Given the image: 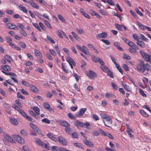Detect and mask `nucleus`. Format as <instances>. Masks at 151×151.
<instances>
[{"label": "nucleus", "mask_w": 151, "mask_h": 151, "mask_svg": "<svg viewBox=\"0 0 151 151\" xmlns=\"http://www.w3.org/2000/svg\"><path fill=\"white\" fill-rule=\"evenodd\" d=\"M86 110V108L81 109L78 112L76 113V115L77 116H81L83 115Z\"/></svg>", "instance_id": "nucleus-11"}, {"label": "nucleus", "mask_w": 151, "mask_h": 151, "mask_svg": "<svg viewBox=\"0 0 151 151\" xmlns=\"http://www.w3.org/2000/svg\"><path fill=\"white\" fill-rule=\"evenodd\" d=\"M19 9L24 12L25 13H27V10L26 8L25 7L23 6L22 5H20L19 6Z\"/></svg>", "instance_id": "nucleus-21"}, {"label": "nucleus", "mask_w": 151, "mask_h": 151, "mask_svg": "<svg viewBox=\"0 0 151 151\" xmlns=\"http://www.w3.org/2000/svg\"><path fill=\"white\" fill-rule=\"evenodd\" d=\"M13 137L15 140L20 144L23 143L24 142L23 139L20 136L16 135H14Z\"/></svg>", "instance_id": "nucleus-6"}, {"label": "nucleus", "mask_w": 151, "mask_h": 151, "mask_svg": "<svg viewBox=\"0 0 151 151\" xmlns=\"http://www.w3.org/2000/svg\"><path fill=\"white\" fill-rule=\"evenodd\" d=\"M58 141L60 144L64 145H67V142L64 137L60 136L58 137Z\"/></svg>", "instance_id": "nucleus-7"}, {"label": "nucleus", "mask_w": 151, "mask_h": 151, "mask_svg": "<svg viewBox=\"0 0 151 151\" xmlns=\"http://www.w3.org/2000/svg\"><path fill=\"white\" fill-rule=\"evenodd\" d=\"M71 136L73 138H77L78 137V135L77 133L76 132L72 133Z\"/></svg>", "instance_id": "nucleus-59"}, {"label": "nucleus", "mask_w": 151, "mask_h": 151, "mask_svg": "<svg viewBox=\"0 0 151 151\" xmlns=\"http://www.w3.org/2000/svg\"><path fill=\"white\" fill-rule=\"evenodd\" d=\"M107 2L111 6H114V2L112 0H106Z\"/></svg>", "instance_id": "nucleus-57"}, {"label": "nucleus", "mask_w": 151, "mask_h": 151, "mask_svg": "<svg viewBox=\"0 0 151 151\" xmlns=\"http://www.w3.org/2000/svg\"><path fill=\"white\" fill-rule=\"evenodd\" d=\"M74 124V125L77 127H83L86 126V128H87V127L90 125V124L88 122L83 123L78 120H76Z\"/></svg>", "instance_id": "nucleus-3"}, {"label": "nucleus", "mask_w": 151, "mask_h": 151, "mask_svg": "<svg viewBox=\"0 0 151 151\" xmlns=\"http://www.w3.org/2000/svg\"><path fill=\"white\" fill-rule=\"evenodd\" d=\"M132 47L133 50H137L138 49V47L134 43V45H132V47Z\"/></svg>", "instance_id": "nucleus-62"}, {"label": "nucleus", "mask_w": 151, "mask_h": 151, "mask_svg": "<svg viewBox=\"0 0 151 151\" xmlns=\"http://www.w3.org/2000/svg\"><path fill=\"white\" fill-rule=\"evenodd\" d=\"M92 118L95 121H97L99 119L98 116L96 115L95 114H93L92 115Z\"/></svg>", "instance_id": "nucleus-54"}, {"label": "nucleus", "mask_w": 151, "mask_h": 151, "mask_svg": "<svg viewBox=\"0 0 151 151\" xmlns=\"http://www.w3.org/2000/svg\"><path fill=\"white\" fill-rule=\"evenodd\" d=\"M111 85L112 86L113 89L116 90H117L118 88V87L114 83H111Z\"/></svg>", "instance_id": "nucleus-51"}, {"label": "nucleus", "mask_w": 151, "mask_h": 151, "mask_svg": "<svg viewBox=\"0 0 151 151\" xmlns=\"http://www.w3.org/2000/svg\"><path fill=\"white\" fill-rule=\"evenodd\" d=\"M44 107L48 110L50 111H51L52 109L50 106V104H43Z\"/></svg>", "instance_id": "nucleus-38"}, {"label": "nucleus", "mask_w": 151, "mask_h": 151, "mask_svg": "<svg viewBox=\"0 0 151 151\" xmlns=\"http://www.w3.org/2000/svg\"><path fill=\"white\" fill-rule=\"evenodd\" d=\"M27 2L30 4L33 7L38 9H39V6L32 0H29Z\"/></svg>", "instance_id": "nucleus-10"}, {"label": "nucleus", "mask_w": 151, "mask_h": 151, "mask_svg": "<svg viewBox=\"0 0 151 151\" xmlns=\"http://www.w3.org/2000/svg\"><path fill=\"white\" fill-rule=\"evenodd\" d=\"M58 17L59 19L63 23L66 22V21L64 18L60 14H58Z\"/></svg>", "instance_id": "nucleus-30"}, {"label": "nucleus", "mask_w": 151, "mask_h": 151, "mask_svg": "<svg viewBox=\"0 0 151 151\" xmlns=\"http://www.w3.org/2000/svg\"><path fill=\"white\" fill-rule=\"evenodd\" d=\"M128 130H127V132L128 134L130 135V137H133V135L131 133V132H132V129L129 128H128Z\"/></svg>", "instance_id": "nucleus-41"}, {"label": "nucleus", "mask_w": 151, "mask_h": 151, "mask_svg": "<svg viewBox=\"0 0 151 151\" xmlns=\"http://www.w3.org/2000/svg\"><path fill=\"white\" fill-rule=\"evenodd\" d=\"M136 67L138 71L142 73L145 70L148 71L151 69L150 65L147 63L145 64L142 60H140L139 63L136 65Z\"/></svg>", "instance_id": "nucleus-1"}, {"label": "nucleus", "mask_w": 151, "mask_h": 151, "mask_svg": "<svg viewBox=\"0 0 151 151\" xmlns=\"http://www.w3.org/2000/svg\"><path fill=\"white\" fill-rule=\"evenodd\" d=\"M71 33L76 39L77 40H78L79 39V37L77 35V34L75 32H72Z\"/></svg>", "instance_id": "nucleus-45"}, {"label": "nucleus", "mask_w": 151, "mask_h": 151, "mask_svg": "<svg viewBox=\"0 0 151 151\" xmlns=\"http://www.w3.org/2000/svg\"><path fill=\"white\" fill-rule=\"evenodd\" d=\"M135 10L136 12L139 15L141 16H143L142 13L140 11H139L138 9H136Z\"/></svg>", "instance_id": "nucleus-60"}, {"label": "nucleus", "mask_w": 151, "mask_h": 151, "mask_svg": "<svg viewBox=\"0 0 151 151\" xmlns=\"http://www.w3.org/2000/svg\"><path fill=\"white\" fill-rule=\"evenodd\" d=\"M137 44L142 48H145V43L142 41L138 40L137 42Z\"/></svg>", "instance_id": "nucleus-20"}, {"label": "nucleus", "mask_w": 151, "mask_h": 151, "mask_svg": "<svg viewBox=\"0 0 151 151\" xmlns=\"http://www.w3.org/2000/svg\"><path fill=\"white\" fill-rule=\"evenodd\" d=\"M12 107L15 110L18 111L19 112L21 110H22L19 106L16 105V104H13Z\"/></svg>", "instance_id": "nucleus-32"}, {"label": "nucleus", "mask_w": 151, "mask_h": 151, "mask_svg": "<svg viewBox=\"0 0 151 151\" xmlns=\"http://www.w3.org/2000/svg\"><path fill=\"white\" fill-rule=\"evenodd\" d=\"M42 122H45L46 123L49 124L50 123V121L47 119L45 118L42 120Z\"/></svg>", "instance_id": "nucleus-44"}, {"label": "nucleus", "mask_w": 151, "mask_h": 151, "mask_svg": "<svg viewBox=\"0 0 151 151\" xmlns=\"http://www.w3.org/2000/svg\"><path fill=\"white\" fill-rule=\"evenodd\" d=\"M6 27L9 29H14L16 30L18 29V28L16 25L10 23L6 24Z\"/></svg>", "instance_id": "nucleus-8"}, {"label": "nucleus", "mask_w": 151, "mask_h": 151, "mask_svg": "<svg viewBox=\"0 0 151 151\" xmlns=\"http://www.w3.org/2000/svg\"><path fill=\"white\" fill-rule=\"evenodd\" d=\"M140 52L144 60L151 64V55L145 53L143 50L140 51Z\"/></svg>", "instance_id": "nucleus-2"}, {"label": "nucleus", "mask_w": 151, "mask_h": 151, "mask_svg": "<svg viewBox=\"0 0 151 151\" xmlns=\"http://www.w3.org/2000/svg\"><path fill=\"white\" fill-rule=\"evenodd\" d=\"M32 109L38 115L40 114V109L39 108L36 106H34L32 107Z\"/></svg>", "instance_id": "nucleus-26"}, {"label": "nucleus", "mask_w": 151, "mask_h": 151, "mask_svg": "<svg viewBox=\"0 0 151 151\" xmlns=\"http://www.w3.org/2000/svg\"><path fill=\"white\" fill-rule=\"evenodd\" d=\"M116 67L118 69L119 71L122 73H123V71L122 68L120 67L119 65L118 64H116L115 65Z\"/></svg>", "instance_id": "nucleus-35"}, {"label": "nucleus", "mask_w": 151, "mask_h": 151, "mask_svg": "<svg viewBox=\"0 0 151 151\" xmlns=\"http://www.w3.org/2000/svg\"><path fill=\"white\" fill-rule=\"evenodd\" d=\"M20 33L22 35H23L25 37L27 36V34L24 31L23 29L21 30L20 31Z\"/></svg>", "instance_id": "nucleus-53"}, {"label": "nucleus", "mask_w": 151, "mask_h": 151, "mask_svg": "<svg viewBox=\"0 0 151 151\" xmlns=\"http://www.w3.org/2000/svg\"><path fill=\"white\" fill-rule=\"evenodd\" d=\"M30 126L33 129V130L39 134L41 132L40 130L38 127L34 124L30 123H29Z\"/></svg>", "instance_id": "nucleus-9"}, {"label": "nucleus", "mask_w": 151, "mask_h": 151, "mask_svg": "<svg viewBox=\"0 0 151 151\" xmlns=\"http://www.w3.org/2000/svg\"><path fill=\"white\" fill-rule=\"evenodd\" d=\"M140 36L142 40L145 42L148 41V39L147 38L145 37L143 34H141L140 35Z\"/></svg>", "instance_id": "nucleus-42"}, {"label": "nucleus", "mask_w": 151, "mask_h": 151, "mask_svg": "<svg viewBox=\"0 0 151 151\" xmlns=\"http://www.w3.org/2000/svg\"><path fill=\"white\" fill-rule=\"evenodd\" d=\"M36 141L38 145L40 146H44V145L45 143L39 139H36Z\"/></svg>", "instance_id": "nucleus-25"}, {"label": "nucleus", "mask_w": 151, "mask_h": 151, "mask_svg": "<svg viewBox=\"0 0 151 151\" xmlns=\"http://www.w3.org/2000/svg\"><path fill=\"white\" fill-rule=\"evenodd\" d=\"M1 68L5 71H8L11 70L10 68L7 65L1 66Z\"/></svg>", "instance_id": "nucleus-18"}, {"label": "nucleus", "mask_w": 151, "mask_h": 151, "mask_svg": "<svg viewBox=\"0 0 151 151\" xmlns=\"http://www.w3.org/2000/svg\"><path fill=\"white\" fill-rule=\"evenodd\" d=\"M35 27L37 30H38L39 31L41 32V29L40 28L39 26L38 25V24L37 23H33L32 24Z\"/></svg>", "instance_id": "nucleus-39"}, {"label": "nucleus", "mask_w": 151, "mask_h": 151, "mask_svg": "<svg viewBox=\"0 0 151 151\" xmlns=\"http://www.w3.org/2000/svg\"><path fill=\"white\" fill-rule=\"evenodd\" d=\"M140 112L141 114L144 117H147L148 116V115L144 111V110H140Z\"/></svg>", "instance_id": "nucleus-29"}, {"label": "nucleus", "mask_w": 151, "mask_h": 151, "mask_svg": "<svg viewBox=\"0 0 151 151\" xmlns=\"http://www.w3.org/2000/svg\"><path fill=\"white\" fill-rule=\"evenodd\" d=\"M100 115L102 119H104V120L107 118L108 119V118L109 116V115H107L104 113H101Z\"/></svg>", "instance_id": "nucleus-27"}, {"label": "nucleus", "mask_w": 151, "mask_h": 151, "mask_svg": "<svg viewBox=\"0 0 151 151\" xmlns=\"http://www.w3.org/2000/svg\"><path fill=\"white\" fill-rule=\"evenodd\" d=\"M6 75H9L11 76L12 77H15L16 76V75L15 73H14L12 72H9V73H6Z\"/></svg>", "instance_id": "nucleus-47"}, {"label": "nucleus", "mask_w": 151, "mask_h": 151, "mask_svg": "<svg viewBox=\"0 0 151 151\" xmlns=\"http://www.w3.org/2000/svg\"><path fill=\"white\" fill-rule=\"evenodd\" d=\"M102 65L103 66L101 67V69L105 72H108V68L106 66L104 65Z\"/></svg>", "instance_id": "nucleus-34"}, {"label": "nucleus", "mask_w": 151, "mask_h": 151, "mask_svg": "<svg viewBox=\"0 0 151 151\" xmlns=\"http://www.w3.org/2000/svg\"><path fill=\"white\" fill-rule=\"evenodd\" d=\"M88 76L91 79H93L94 77H96L97 75L94 72L91 70H90L87 73Z\"/></svg>", "instance_id": "nucleus-12"}, {"label": "nucleus", "mask_w": 151, "mask_h": 151, "mask_svg": "<svg viewBox=\"0 0 151 151\" xmlns=\"http://www.w3.org/2000/svg\"><path fill=\"white\" fill-rule=\"evenodd\" d=\"M84 143L86 145L89 147H93V144L91 141L87 139H85L84 141Z\"/></svg>", "instance_id": "nucleus-17"}, {"label": "nucleus", "mask_w": 151, "mask_h": 151, "mask_svg": "<svg viewBox=\"0 0 151 151\" xmlns=\"http://www.w3.org/2000/svg\"><path fill=\"white\" fill-rule=\"evenodd\" d=\"M132 36L133 37L134 39L137 41L139 40V39H140L139 36H138L136 34H134Z\"/></svg>", "instance_id": "nucleus-37"}, {"label": "nucleus", "mask_w": 151, "mask_h": 151, "mask_svg": "<svg viewBox=\"0 0 151 151\" xmlns=\"http://www.w3.org/2000/svg\"><path fill=\"white\" fill-rule=\"evenodd\" d=\"M44 21L45 22V24L47 27L49 28H51V26L50 24L47 21L45 20Z\"/></svg>", "instance_id": "nucleus-46"}, {"label": "nucleus", "mask_w": 151, "mask_h": 151, "mask_svg": "<svg viewBox=\"0 0 151 151\" xmlns=\"http://www.w3.org/2000/svg\"><path fill=\"white\" fill-rule=\"evenodd\" d=\"M101 40L107 45H109L110 44V42L107 40L101 39Z\"/></svg>", "instance_id": "nucleus-50"}, {"label": "nucleus", "mask_w": 151, "mask_h": 151, "mask_svg": "<svg viewBox=\"0 0 151 151\" xmlns=\"http://www.w3.org/2000/svg\"><path fill=\"white\" fill-rule=\"evenodd\" d=\"M68 116L70 119H74L75 118L74 117V116L71 113H69L68 114Z\"/></svg>", "instance_id": "nucleus-58"}, {"label": "nucleus", "mask_w": 151, "mask_h": 151, "mask_svg": "<svg viewBox=\"0 0 151 151\" xmlns=\"http://www.w3.org/2000/svg\"><path fill=\"white\" fill-rule=\"evenodd\" d=\"M4 57L6 60L9 63L12 60V58L11 57L7 55H4Z\"/></svg>", "instance_id": "nucleus-33"}, {"label": "nucleus", "mask_w": 151, "mask_h": 151, "mask_svg": "<svg viewBox=\"0 0 151 151\" xmlns=\"http://www.w3.org/2000/svg\"><path fill=\"white\" fill-rule=\"evenodd\" d=\"M29 87L30 88L31 90L33 92L35 93L38 92V90L35 86L32 85H29Z\"/></svg>", "instance_id": "nucleus-19"}, {"label": "nucleus", "mask_w": 151, "mask_h": 151, "mask_svg": "<svg viewBox=\"0 0 151 151\" xmlns=\"http://www.w3.org/2000/svg\"><path fill=\"white\" fill-rule=\"evenodd\" d=\"M65 130L68 134H70L72 132V129L70 127H67L65 128Z\"/></svg>", "instance_id": "nucleus-28"}, {"label": "nucleus", "mask_w": 151, "mask_h": 151, "mask_svg": "<svg viewBox=\"0 0 151 151\" xmlns=\"http://www.w3.org/2000/svg\"><path fill=\"white\" fill-rule=\"evenodd\" d=\"M92 61L95 63L99 62L101 65L104 64V63L102 60L100 58H98L95 56H91Z\"/></svg>", "instance_id": "nucleus-4"}, {"label": "nucleus", "mask_w": 151, "mask_h": 151, "mask_svg": "<svg viewBox=\"0 0 151 151\" xmlns=\"http://www.w3.org/2000/svg\"><path fill=\"white\" fill-rule=\"evenodd\" d=\"M114 95L112 94L109 93H106L105 95V96L107 98H110L112 97H113Z\"/></svg>", "instance_id": "nucleus-40"}, {"label": "nucleus", "mask_w": 151, "mask_h": 151, "mask_svg": "<svg viewBox=\"0 0 151 151\" xmlns=\"http://www.w3.org/2000/svg\"><path fill=\"white\" fill-rule=\"evenodd\" d=\"M9 120L11 123L14 125L16 126L18 124V121L15 118H10Z\"/></svg>", "instance_id": "nucleus-16"}, {"label": "nucleus", "mask_w": 151, "mask_h": 151, "mask_svg": "<svg viewBox=\"0 0 151 151\" xmlns=\"http://www.w3.org/2000/svg\"><path fill=\"white\" fill-rule=\"evenodd\" d=\"M47 136L49 138L51 139L52 138H53V137H54V135L51 133H48L47 134Z\"/></svg>", "instance_id": "nucleus-64"}, {"label": "nucleus", "mask_w": 151, "mask_h": 151, "mask_svg": "<svg viewBox=\"0 0 151 151\" xmlns=\"http://www.w3.org/2000/svg\"><path fill=\"white\" fill-rule=\"evenodd\" d=\"M5 138L7 139L8 141L11 142L13 143L14 142V140L12 138L7 134H6L5 136Z\"/></svg>", "instance_id": "nucleus-23"}, {"label": "nucleus", "mask_w": 151, "mask_h": 151, "mask_svg": "<svg viewBox=\"0 0 151 151\" xmlns=\"http://www.w3.org/2000/svg\"><path fill=\"white\" fill-rule=\"evenodd\" d=\"M123 87L127 91L129 92L131 91V88L129 87V86L127 84L125 85Z\"/></svg>", "instance_id": "nucleus-36"}, {"label": "nucleus", "mask_w": 151, "mask_h": 151, "mask_svg": "<svg viewBox=\"0 0 151 151\" xmlns=\"http://www.w3.org/2000/svg\"><path fill=\"white\" fill-rule=\"evenodd\" d=\"M90 13L93 16H95L96 13L94 10L90 9L89 10Z\"/></svg>", "instance_id": "nucleus-63"}, {"label": "nucleus", "mask_w": 151, "mask_h": 151, "mask_svg": "<svg viewBox=\"0 0 151 151\" xmlns=\"http://www.w3.org/2000/svg\"><path fill=\"white\" fill-rule=\"evenodd\" d=\"M114 25L115 27L117 29L120 31L122 30L123 25H119L117 24H115Z\"/></svg>", "instance_id": "nucleus-24"}, {"label": "nucleus", "mask_w": 151, "mask_h": 151, "mask_svg": "<svg viewBox=\"0 0 151 151\" xmlns=\"http://www.w3.org/2000/svg\"><path fill=\"white\" fill-rule=\"evenodd\" d=\"M51 149L53 151H60L57 146H53L51 147Z\"/></svg>", "instance_id": "nucleus-52"}, {"label": "nucleus", "mask_w": 151, "mask_h": 151, "mask_svg": "<svg viewBox=\"0 0 151 151\" xmlns=\"http://www.w3.org/2000/svg\"><path fill=\"white\" fill-rule=\"evenodd\" d=\"M20 133L23 135L26 136L27 135V132L25 130H22L20 131Z\"/></svg>", "instance_id": "nucleus-43"}, {"label": "nucleus", "mask_w": 151, "mask_h": 151, "mask_svg": "<svg viewBox=\"0 0 151 151\" xmlns=\"http://www.w3.org/2000/svg\"><path fill=\"white\" fill-rule=\"evenodd\" d=\"M17 25L21 29V30L23 29L24 27V26L21 23H18Z\"/></svg>", "instance_id": "nucleus-56"}, {"label": "nucleus", "mask_w": 151, "mask_h": 151, "mask_svg": "<svg viewBox=\"0 0 151 151\" xmlns=\"http://www.w3.org/2000/svg\"><path fill=\"white\" fill-rule=\"evenodd\" d=\"M59 123L60 125L66 127L70 126L69 124L64 120H60L59 121Z\"/></svg>", "instance_id": "nucleus-13"}, {"label": "nucleus", "mask_w": 151, "mask_h": 151, "mask_svg": "<svg viewBox=\"0 0 151 151\" xmlns=\"http://www.w3.org/2000/svg\"><path fill=\"white\" fill-rule=\"evenodd\" d=\"M137 23L138 26L140 27V28L143 30H145V26H144L142 24L140 23L137 22Z\"/></svg>", "instance_id": "nucleus-31"}, {"label": "nucleus", "mask_w": 151, "mask_h": 151, "mask_svg": "<svg viewBox=\"0 0 151 151\" xmlns=\"http://www.w3.org/2000/svg\"><path fill=\"white\" fill-rule=\"evenodd\" d=\"M47 39L49 40L50 42L52 43H55V42L52 39L50 36H49L48 35H47Z\"/></svg>", "instance_id": "nucleus-49"}, {"label": "nucleus", "mask_w": 151, "mask_h": 151, "mask_svg": "<svg viewBox=\"0 0 151 151\" xmlns=\"http://www.w3.org/2000/svg\"><path fill=\"white\" fill-rule=\"evenodd\" d=\"M61 66L62 70L64 72L66 73H69V70L67 69V66L65 63H62L61 64Z\"/></svg>", "instance_id": "nucleus-15"}, {"label": "nucleus", "mask_w": 151, "mask_h": 151, "mask_svg": "<svg viewBox=\"0 0 151 151\" xmlns=\"http://www.w3.org/2000/svg\"><path fill=\"white\" fill-rule=\"evenodd\" d=\"M112 120L111 118L109 116L105 120H103V122L104 123L105 126L109 127H110V126L112 124Z\"/></svg>", "instance_id": "nucleus-5"}, {"label": "nucleus", "mask_w": 151, "mask_h": 151, "mask_svg": "<svg viewBox=\"0 0 151 151\" xmlns=\"http://www.w3.org/2000/svg\"><path fill=\"white\" fill-rule=\"evenodd\" d=\"M66 60L68 63H72L74 66L76 65V63L69 56H67L65 57Z\"/></svg>", "instance_id": "nucleus-14"}, {"label": "nucleus", "mask_w": 151, "mask_h": 151, "mask_svg": "<svg viewBox=\"0 0 151 151\" xmlns=\"http://www.w3.org/2000/svg\"><path fill=\"white\" fill-rule=\"evenodd\" d=\"M76 29L78 31V32L80 34H83L84 32L81 29H78V28H76Z\"/></svg>", "instance_id": "nucleus-61"}, {"label": "nucleus", "mask_w": 151, "mask_h": 151, "mask_svg": "<svg viewBox=\"0 0 151 151\" xmlns=\"http://www.w3.org/2000/svg\"><path fill=\"white\" fill-rule=\"evenodd\" d=\"M34 53L35 55L36 56H40L41 55V53H40V52H39V50H35Z\"/></svg>", "instance_id": "nucleus-48"}, {"label": "nucleus", "mask_w": 151, "mask_h": 151, "mask_svg": "<svg viewBox=\"0 0 151 151\" xmlns=\"http://www.w3.org/2000/svg\"><path fill=\"white\" fill-rule=\"evenodd\" d=\"M98 36L101 38H105L107 36V33L105 32H103L99 34Z\"/></svg>", "instance_id": "nucleus-22"}, {"label": "nucleus", "mask_w": 151, "mask_h": 151, "mask_svg": "<svg viewBox=\"0 0 151 151\" xmlns=\"http://www.w3.org/2000/svg\"><path fill=\"white\" fill-rule=\"evenodd\" d=\"M139 93L140 94L144 97H146L147 95L142 89H140Z\"/></svg>", "instance_id": "nucleus-55"}]
</instances>
